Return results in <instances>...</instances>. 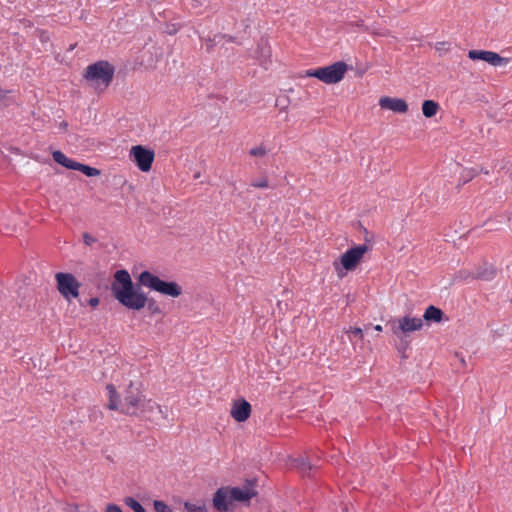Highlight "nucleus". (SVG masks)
<instances>
[{"mask_svg":"<svg viewBox=\"0 0 512 512\" xmlns=\"http://www.w3.org/2000/svg\"><path fill=\"white\" fill-rule=\"evenodd\" d=\"M111 290L119 303L128 309L141 310L147 305L152 314L161 313L157 303L153 299H148L139 285H134L127 270L121 269L115 272Z\"/></svg>","mask_w":512,"mask_h":512,"instance_id":"obj_1","label":"nucleus"},{"mask_svg":"<svg viewBox=\"0 0 512 512\" xmlns=\"http://www.w3.org/2000/svg\"><path fill=\"white\" fill-rule=\"evenodd\" d=\"M109 395L108 408L110 410H119L121 413L127 415H136L139 411L143 395L137 387H134L131 382L126 388L123 399L120 400L114 385H107Z\"/></svg>","mask_w":512,"mask_h":512,"instance_id":"obj_2","label":"nucleus"},{"mask_svg":"<svg viewBox=\"0 0 512 512\" xmlns=\"http://www.w3.org/2000/svg\"><path fill=\"white\" fill-rule=\"evenodd\" d=\"M115 68L108 61H98L86 68L85 79L97 91H104L112 82Z\"/></svg>","mask_w":512,"mask_h":512,"instance_id":"obj_3","label":"nucleus"},{"mask_svg":"<svg viewBox=\"0 0 512 512\" xmlns=\"http://www.w3.org/2000/svg\"><path fill=\"white\" fill-rule=\"evenodd\" d=\"M137 280L140 286H144L165 296L176 298L182 294V287L177 282L161 280L158 276L147 270L141 272Z\"/></svg>","mask_w":512,"mask_h":512,"instance_id":"obj_4","label":"nucleus"},{"mask_svg":"<svg viewBox=\"0 0 512 512\" xmlns=\"http://www.w3.org/2000/svg\"><path fill=\"white\" fill-rule=\"evenodd\" d=\"M347 70L348 65L343 61H338L328 66L309 69L306 71V76L317 78L325 84H335L344 78Z\"/></svg>","mask_w":512,"mask_h":512,"instance_id":"obj_5","label":"nucleus"},{"mask_svg":"<svg viewBox=\"0 0 512 512\" xmlns=\"http://www.w3.org/2000/svg\"><path fill=\"white\" fill-rule=\"evenodd\" d=\"M57 289L59 293L67 300L77 298L79 296V288L81 284L71 273L58 272L55 274Z\"/></svg>","mask_w":512,"mask_h":512,"instance_id":"obj_6","label":"nucleus"},{"mask_svg":"<svg viewBox=\"0 0 512 512\" xmlns=\"http://www.w3.org/2000/svg\"><path fill=\"white\" fill-rule=\"evenodd\" d=\"M423 320L418 317L404 316L391 323L392 332L400 339L411 332L421 330Z\"/></svg>","mask_w":512,"mask_h":512,"instance_id":"obj_7","label":"nucleus"},{"mask_svg":"<svg viewBox=\"0 0 512 512\" xmlns=\"http://www.w3.org/2000/svg\"><path fill=\"white\" fill-rule=\"evenodd\" d=\"M130 157L141 171L147 172L151 169L155 154L151 149L136 145L131 148Z\"/></svg>","mask_w":512,"mask_h":512,"instance_id":"obj_8","label":"nucleus"},{"mask_svg":"<svg viewBox=\"0 0 512 512\" xmlns=\"http://www.w3.org/2000/svg\"><path fill=\"white\" fill-rule=\"evenodd\" d=\"M367 250L368 247L365 244L348 249L341 256V264L343 268L347 271L354 270Z\"/></svg>","mask_w":512,"mask_h":512,"instance_id":"obj_9","label":"nucleus"},{"mask_svg":"<svg viewBox=\"0 0 512 512\" xmlns=\"http://www.w3.org/2000/svg\"><path fill=\"white\" fill-rule=\"evenodd\" d=\"M468 57L471 60H482L494 67L506 66L509 63V58L500 56L498 53L487 50H470Z\"/></svg>","mask_w":512,"mask_h":512,"instance_id":"obj_10","label":"nucleus"},{"mask_svg":"<svg viewBox=\"0 0 512 512\" xmlns=\"http://www.w3.org/2000/svg\"><path fill=\"white\" fill-rule=\"evenodd\" d=\"M213 507L218 512H228L232 506L230 500V487H221L216 490L212 499Z\"/></svg>","mask_w":512,"mask_h":512,"instance_id":"obj_11","label":"nucleus"},{"mask_svg":"<svg viewBox=\"0 0 512 512\" xmlns=\"http://www.w3.org/2000/svg\"><path fill=\"white\" fill-rule=\"evenodd\" d=\"M257 495L254 484L247 482L243 487H230V500L237 502H249Z\"/></svg>","mask_w":512,"mask_h":512,"instance_id":"obj_12","label":"nucleus"},{"mask_svg":"<svg viewBox=\"0 0 512 512\" xmlns=\"http://www.w3.org/2000/svg\"><path fill=\"white\" fill-rule=\"evenodd\" d=\"M379 106L382 109H388L396 113H406L408 111L406 101L401 98H392L388 96L381 97L379 100Z\"/></svg>","mask_w":512,"mask_h":512,"instance_id":"obj_13","label":"nucleus"},{"mask_svg":"<svg viewBox=\"0 0 512 512\" xmlns=\"http://www.w3.org/2000/svg\"><path fill=\"white\" fill-rule=\"evenodd\" d=\"M251 413V405L245 399L237 400L233 403L231 416L238 422L246 421Z\"/></svg>","mask_w":512,"mask_h":512,"instance_id":"obj_14","label":"nucleus"},{"mask_svg":"<svg viewBox=\"0 0 512 512\" xmlns=\"http://www.w3.org/2000/svg\"><path fill=\"white\" fill-rule=\"evenodd\" d=\"M53 160L67 169L78 170L79 162L68 158L63 152L57 150L52 153Z\"/></svg>","mask_w":512,"mask_h":512,"instance_id":"obj_15","label":"nucleus"},{"mask_svg":"<svg viewBox=\"0 0 512 512\" xmlns=\"http://www.w3.org/2000/svg\"><path fill=\"white\" fill-rule=\"evenodd\" d=\"M444 313L438 307L430 305L424 312L423 319L427 322L439 323L442 321Z\"/></svg>","mask_w":512,"mask_h":512,"instance_id":"obj_16","label":"nucleus"},{"mask_svg":"<svg viewBox=\"0 0 512 512\" xmlns=\"http://www.w3.org/2000/svg\"><path fill=\"white\" fill-rule=\"evenodd\" d=\"M258 51L260 53V55H259L260 64L265 69H267L268 68V64L271 63V60H270V57H271L270 47L268 46V44L266 42L262 41V42L258 43Z\"/></svg>","mask_w":512,"mask_h":512,"instance_id":"obj_17","label":"nucleus"},{"mask_svg":"<svg viewBox=\"0 0 512 512\" xmlns=\"http://www.w3.org/2000/svg\"><path fill=\"white\" fill-rule=\"evenodd\" d=\"M155 409L158 410V413H160L163 418H166V415H164L160 405H158L155 401H152L151 399L146 400L143 397L139 410L142 413H145V412H153Z\"/></svg>","mask_w":512,"mask_h":512,"instance_id":"obj_18","label":"nucleus"},{"mask_svg":"<svg viewBox=\"0 0 512 512\" xmlns=\"http://www.w3.org/2000/svg\"><path fill=\"white\" fill-rule=\"evenodd\" d=\"M439 109V104L433 100H425L422 103V113L426 118H431L436 115Z\"/></svg>","mask_w":512,"mask_h":512,"instance_id":"obj_19","label":"nucleus"},{"mask_svg":"<svg viewBox=\"0 0 512 512\" xmlns=\"http://www.w3.org/2000/svg\"><path fill=\"white\" fill-rule=\"evenodd\" d=\"M294 462H295V467L299 470L300 473H302V475L306 476V475L310 474L312 466L307 459L300 457V458L295 459Z\"/></svg>","mask_w":512,"mask_h":512,"instance_id":"obj_20","label":"nucleus"},{"mask_svg":"<svg viewBox=\"0 0 512 512\" xmlns=\"http://www.w3.org/2000/svg\"><path fill=\"white\" fill-rule=\"evenodd\" d=\"M496 275V269L493 266H489L484 268L483 270H479L475 277L484 281L492 280Z\"/></svg>","mask_w":512,"mask_h":512,"instance_id":"obj_21","label":"nucleus"},{"mask_svg":"<svg viewBox=\"0 0 512 512\" xmlns=\"http://www.w3.org/2000/svg\"><path fill=\"white\" fill-rule=\"evenodd\" d=\"M184 508L189 512H207L206 504L204 501H197L195 503L186 501Z\"/></svg>","mask_w":512,"mask_h":512,"instance_id":"obj_22","label":"nucleus"},{"mask_svg":"<svg viewBox=\"0 0 512 512\" xmlns=\"http://www.w3.org/2000/svg\"><path fill=\"white\" fill-rule=\"evenodd\" d=\"M77 171H81L88 177H94L100 175V170L85 164L80 163Z\"/></svg>","mask_w":512,"mask_h":512,"instance_id":"obj_23","label":"nucleus"},{"mask_svg":"<svg viewBox=\"0 0 512 512\" xmlns=\"http://www.w3.org/2000/svg\"><path fill=\"white\" fill-rule=\"evenodd\" d=\"M124 502L134 512H146L144 507L137 500H135L133 497H126Z\"/></svg>","mask_w":512,"mask_h":512,"instance_id":"obj_24","label":"nucleus"},{"mask_svg":"<svg viewBox=\"0 0 512 512\" xmlns=\"http://www.w3.org/2000/svg\"><path fill=\"white\" fill-rule=\"evenodd\" d=\"M153 507H154L155 512H173L171 507L168 506L162 500H154Z\"/></svg>","mask_w":512,"mask_h":512,"instance_id":"obj_25","label":"nucleus"},{"mask_svg":"<svg viewBox=\"0 0 512 512\" xmlns=\"http://www.w3.org/2000/svg\"><path fill=\"white\" fill-rule=\"evenodd\" d=\"M249 154L253 157H262L267 154V151L263 146H257L250 149Z\"/></svg>","mask_w":512,"mask_h":512,"instance_id":"obj_26","label":"nucleus"},{"mask_svg":"<svg viewBox=\"0 0 512 512\" xmlns=\"http://www.w3.org/2000/svg\"><path fill=\"white\" fill-rule=\"evenodd\" d=\"M9 105L8 91L0 88V107Z\"/></svg>","mask_w":512,"mask_h":512,"instance_id":"obj_27","label":"nucleus"},{"mask_svg":"<svg viewBox=\"0 0 512 512\" xmlns=\"http://www.w3.org/2000/svg\"><path fill=\"white\" fill-rule=\"evenodd\" d=\"M251 186H253L255 188H267L269 186V184H268L267 178L264 177L259 180L252 181Z\"/></svg>","mask_w":512,"mask_h":512,"instance_id":"obj_28","label":"nucleus"},{"mask_svg":"<svg viewBox=\"0 0 512 512\" xmlns=\"http://www.w3.org/2000/svg\"><path fill=\"white\" fill-rule=\"evenodd\" d=\"M83 241L87 246H91L93 243L96 242V238L92 236L91 234L85 232L83 234Z\"/></svg>","mask_w":512,"mask_h":512,"instance_id":"obj_29","label":"nucleus"},{"mask_svg":"<svg viewBox=\"0 0 512 512\" xmlns=\"http://www.w3.org/2000/svg\"><path fill=\"white\" fill-rule=\"evenodd\" d=\"M347 333H351L359 338H363V332L362 329L359 327L350 328Z\"/></svg>","mask_w":512,"mask_h":512,"instance_id":"obj_30","label":"nucleus"},{"mask_svg":"<svg viewBox=\"0 0 512 512\" xmlns=\"http://www.w3.org/2000/svg\"><path fill=\"white\" fill-rule=\"evenodd\" d=\"M106 512H122L121 508L116 504H109L106 507Z\"/></svg>","mask_w":512,"mask_h":512,"instance_id":"obj_31","label":"nucleus"},{"mask_svg":"<svg viewBox=\"0 0 512 512\" xmlns=\"http://www.w3.org/2000/svg\"><path fill=\"white\" fill-rule=\"evenodd\" d=\"M89 304L93 307H96L99 304V299L97 297L90 298Z\"/></svg>","mask_w":512,"mask_h":512,"instance_id":"obj_32","label":"nucleus"},{"mask_svg":"<svg viewBox=\"0 0 512 512\" xmlns=\"http://www.w3.org/2000/svg\"><path fill=\"white\" fill-rule=\"evenodd\" d=\"M349 25L351 26H357V27H364L363 21H356V22H350Z\"/></svg>","mask_w":512,"mask_h":512,"instance_id":"obj_33","label":"nucleus"},{"mask_svg":"<svg viewBox=\"0 0 512 512\" xmlns=\"http://www.w3.org/2000/svg\"><path fill=\"white\" fill-rule=\"evenodd\" d=\"M223 38L226 40V42H233L234 38L230 35H224Z\"/></svg>","mask_w":512,"mask_h":512,"instance_id":"obj_34","label":"nucleus"},{"mask_svg":"<svg viewBox=\"0 0 512 512\" xmlns=\"http://www.w3.org/2000/svg\"><path fill=\"white\" fill-rule=\"evenodd\" d=\"M445 45H446V43H445V42H439V43H437V47H436V48H437L438 50H441V49H443V47H444Z\"/></svg>","mask_w":512,"mask_h":512,"instance_id":"obj_35","label":"nucleus"},{"mask_svg":"<svg viewBox=\"0 0 512 512\" xmlns=\"http://www.w3.org/2000/svg\"><path fill=\"white\" fill-rule=\"evenodd\" d=\"M67 126H68V124H67V122H65V121H63V122H61V123H60V128H62V129H66V128H67Z\"/></svg>","mask_w":512,"mask_h":512,"instance_id":"obj_36","label":"nucleus"},{"mask_svg":"<svg viewBox=\"0 0 512 512\" xmlns=\"http://www.w3.org/2000/svg\"><path fill=\"white\" fill-rule=\"evenodd\" d=\"M374 329H375L376 331L381 332V331H382V326H381V325H379V324H378V325H375V326H374Z\"/></svg>","mask_w":512,"mask_h":512,"instance_id":"obj_37","label":"nucleus"},{"mask_svg":"<svg viewBox=\"0 0 512 512\" xmlns=\"http://www.w3.org/2000/svg\"><path fill=\"white\" fill-rule=\"evenodd\" d=\"M406 348H407V344L406 343L405 344H401L399 350L400 351H404Z\"/></svg>","mask_w":512,"mask_h":512,"instance_id":"obj_38","label":"nucleus"},{"mask_svg":"<svg viewBox=\"0 0 512 512\" xmlns=\"http://www.w3.org/2000/svg\"><path fill=\"white\" fill-rule=\"evenodd\" d=\"M199 177H200V173H199V172H197V173L194 175V178H196V179H197V178H199Z\"/></svg>","mask_w":512,"mask_h":512,"instance_id":"obj_39","label":"nucleus"}]
</instances>
